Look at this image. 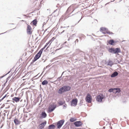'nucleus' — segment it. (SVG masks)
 Listing matches in <instances>:
<instances>
[{"label": "nucleus", "mask_w": 129, "mask_h": 129, "mask_svg": "<svg viewBox=\"0 0 129 129\" xmlns=\"http://www.w3.org/2000/svg\"><path fill=\"white\" fill-rule=\"evenodd\" d=\"M71 88L70 87L68 86H63L58 90V93L60 94H61L66 92L69 91Z\"/></svg>", "instance_id": "1"}, {"label": "nucleus", "mask_w": 129, "mask_h": 129, "mask_svg": "<svg viewBox=\"0 0 129 129\" xmlns=\"http://www.w3.org/2000/svg\"><path fill=\"white\" fill-rule=\"evenodd\" d=\"M108 51L109 52L113 54H118L121 52V50L119 48H111L109 49Z\"/></svg>", "instance_id": "2"}, {"label": "nucleus", "mask_w": 129, "mask_h": 129, "mask_svg": "<svg viewBox=\"0 0 129 129\" xmlns=\"http://www.w3.org/2000/svg\"><path fill=\"white\" fill-rule=\"evenodd\" d=\"M43 49H41L36 54L34 57L33 61V62H35L41 56L43 51Z\"/></svg>", "instance_id": "3"}, {"label": "nucleus", "mask_w": 129, "mask_h": 129, "mask_svg": "<svg viewBox=\"0 0 129 129\" xmlns=\"http://www.w3.org/2000/svg\"><path fill=\"white\" fill-rule=\"evenodd\" d=\"M105 96L102 93H100L97 96L96 98V100L98 102H101L102 101Z\"/></svg>", "instance_id": "4"}, {"label": "nucleus", "mask_w": 129, "mask_h": 129, "mask_svg": "<svg viewBox=\"0 0 129 129\" xmlns=\"http://www.w3.org/2000/svg\"><path fill=\"white\" fill-rule=\"evenodd\" d=\"M64 122V120H61L58 122L57 126L58 128H60L63 125Z\"/></svg>", "instance_id": "5"}, {"label": "nucleus", "mask_w": 129, "mask_h": 129, "mask_svg": "<svg viewBox=\"0 0 129 129\" xmlns=\"http://www.w3.org/2000/svg\"><path fill=\"white\" fill-rule=\"evenodd\" d=\"M92 98L90 94L88 93L86 95L85 98L86 101L88 103H90L91 102Z\"/></svg>", "instance_id": "6"}, {"label": "nucleus", "mask_w": 129, "mask_h": 129, "mask_svg": "<svg viewBox=\"0 0 129 129\" xmlns=\"http://www.w3.org/2000/svg\"><path fill=\"white\" fill-rule=\"evenodd\" d=\"M56 107V105L54 104L51 105L48 108V112H51L53 111Z\"/></svg>", "instance_id": "7"}, {"label": "nucleus", "mask_w": 129, "mask_h": 129, "mask_svg": "<svg viewBox=\"0 0 129 129\" xmlns=\"http://www.w3.org/2000/svg\"><path fill=\"white\" fill-rule=\"evenodd\" d=\"M77 102L78 100L77 99H73L71 102V106H76L77 105Z\"/></svg>", "instance_id": "8"}, {"label": "nucleus", "mask_w": 129, "mask_h": 129, "mask_svg": "<svg viewBox=\"0 0 129 129\" xmlns=\"http://www.w3.org/2000/svg\"><path fill=\"white\" fill-rule=\"evenodd\" d=\"M31 30L32 28L30 26L28 25L26 29L27 34L28 35H31L32 34V32L31 31Z\"/></svg>", "instance_id": "9"}, {"label": "nucleus", "mask_w": 129, "mask_h": 129, "mask_svg": "<svg viewBox=\"0 0 129 129\" xmlns=\"http://www.w3.org/2000/svg\"><path fill=\"white\" fill-rule=\"evenodd\" d=\"M74 124L76 126L79 127L81 125L82 123L80 121H79L75 122L74 123Z\"/></svg>", "instance_id": "10"}, {"label": "nucleus", "mask_w": 129, "mask_h": 129, "mask_svg": "<svg viewBox=\"0 0 129 129\" xmlns=\"http://www.w3.org/2000/svg\"><path fill=\"white\" fill-rule=\"evenodd\" d=\"M20 98L15 97L12 99V100L16 102H17L19 101Z\"/></svg>", "instance_id": "11"}, {"label": "nucleus", "mask_w": 129, "mask_h": 129, "mask_svg": "<svg viewBox=\"0 0 129 129\" xmlns=\"http://www.w3.org/2000/svg\"><path fill=\"white\" fill-rule=\"evenodd\" d=\"M107 65L109 66L110 67H111L112 66L113 64V61L109 60L107 62Z\"/></svg>", "instance_id": "12"}, {"label": "nucleus", "mask_w": 129, "mask_h": 129, "mask_svg": "<svg viewBox=\"0 0 129 129\" xmlns=\"http://www.w3.org/2000/svg\"><path fill=\"white\" fill-rule=\"evenodd\" d=\"M118 75V73L116 71L114 72L111 75V77H114L117 76Z\"/></svg>", "instance_id": "13"}, {"label": "nucleus", "mask_w": 129, "mask_h": 129, "mask_svg": "<svg viewBox=\"0 0 129 129\" xmlns=\"http://www.w3.org/2000/svg\"><path fill=\"white\" fill-rule=\"evenodd\" d=\"M41 115L43 118H45L47 116V114L45 112H42L41 114Z\"/></svg>", "instance_id": "14"}, {"label": "nucleus", "mask_w": 129, "mask_h": 129, "mask_svg": "<svg viewBox=\"0 0 129 129\" xmlns=\"http://www.w3.org/2000/svg\"><path fill=\"white\" fill-rule=\"evenodd\" d=\"M55 127V126L54 125L51 124L49 126L48 129H54Z\"/></svg>", "instance_id": "15"}, {"label": "nucleus", "mask_w": 129, "mask_h": 129, "mask_svg": "<svg viewBox=\"0 0 129 129\" xmlns=\"http://www.w3.org/2000/svg\"><path fill=\"white\" fill-rule=\"evenodd\" d=\"M108 43L110 45H113L115 43L114 41L113 40H111L108 41Z\"/></svg>", "instance_id": "16"}, {"label": "nucleus", "mask_w": 129, "mask_h": 129, "mask_svg": "<svg viewBox=\"0 0 129 129\" xmlns=\"http://www.w3.org/2000/svg\"><path fill=\"white\" fill-rule=\"evenodd\" d=\"M14 122L16 125H18L19 124L20 122L17 119H15L14 120Z\"/></svg>", "instance_id": "17"}, {"label": "nucleus", "mask_w": 129, "mask_h": 129, "mask_svg": "<svg viewBox=\"0 0 129 129\" xmlns=\"http://www.w3.org/2000/svg\"><path fill=\"white\" fill-rule=\"evenodd\" d=\"M48 83V81L47 80H45L42 82V84L43 85H45L47 84Z\"/></svg>", "instance_id": "18"}, {"label": "nucleus", "mask_w": 129, "mask_h": 129, "mask_svg": "<svg viewBox=\"0 0 129 129\" xmlns=\"http://www.w3.org/2000/svg\"><path fill=\"white\" fill-rule=\"evenodd\" d=\"M115 92L116 93H119L121 92V90L119 88H115Z\"/></svg>", "instance_id": "19"}, {"label": "nucleus", "mask_w": 129, "mask_h": 129, "mask_svg": "<svg viewBox=\"0 0 129 129\" xmlns=\"http://www.w3.org/2000/svg\"><path fill=\"white\" fill-rule=\"evenodd\" d=\"M32 22L34 25H36L37 23V19H36L33 20Z\"/></svg>", "instance_id": "20"}, {"label": "nucleus", "mask_w": 129, "mask_h": 129, "mask_svg": "<svg viewBox=\"0 0 129 129\" xmlns=\"http://www.w3.org/2000/svg\"><path fill=\"white\" fill-rule=\"evenodd\" d=\"M57 11V10H55L54 12L53 13V14H54V16H58V12L56 14L55 13Z\"/></svg>", "instance_id": "21"}, {"label": "nucleus", "mask_w": 129, "mask_h": 129, "mask_svg": "<svg viewBox=\"0 0 129 129\" xmlns=\"http://www.w3.org/2000/svg\"><path fill=\"white\" fill-rule=\"evenodd\" d=\"M51 41H49L45 45L44 47H43L42 48V49H43V50L45 48L48 46V45L50 43Z\"/></svg>", "instance_id": "22"}, {"label": "nucleus", "mask_w": 129, "mask_h": 129, "mask_svg": "<svg viewBox=\"0 0 129 129\" xmlns=\"http://www.w3.org/2000/svg\"><path fill=\"white\" fill-rule=\"evenodd\" d=\"M107 29L104 27H102L100 28V30L101 31H106Z\"/></svg>", "instance_id": "23"}, {"label": "nucleus", "mask_w": 129, "mask_h": 129, "mask_svg": "<svg viewBox=\"0 0 129 129\" xmlns=\"http://www.w3.org/2000/svg\"><path fill=\"white\" fill-rule=\"evenodd\" d=\"M64 103L65 102L64 101H59L58 102V104L60 105H63Z\"/></svg>", "instance_id": "24"}, {"label": "nucleus", "mask_w": 129, "mask_h": 129, "mask_svg": "<svg viewBox=\"0 0 129 129\" xmlns=\"http://www.w3.org/2000/svg\"><path fill=\"white\" fill-rule=\"evenodd\" d=\"M76 119L74 118H71L70 119V120L71 122H73L76 120Z\"/></svg>", "instance_id": "25"}, {"label": "nucleus", "mask_w": 129, "mask_h": 129, "mask_svg": "<svg viewBox=\"0 0 129 129\" xmlns=\"http://www.w3.org/2000/svg\"><path fill=\"white\" fill-rule=\"evenodd\" d=\"M106 33L107 34H108L109 35L113 34V33L112 32H111L110 31H109L108 30V29H107V30L106 31Z\"/></svg>", "instance_id": "26"}, {"label": "nucleus", "mask_w": 129, "mask_h": 129, "mask_svg": "<svg viewBox=\"0 0 129 129\" xmlns=\"http://www.w3.org/2000/svg\"><path fill=\"white\" fill-rule=\"evenodd\" d=\"M44 126L43 125H42V124H40L39 125V127L41 129H42L44 128Z\"/></svg>", "instance_id": "27"}, {"label": "nucleus", "mask_w": 129, "mask_h": 129, "mask_svg": "<svg viewBox=\"0 0 129 129\" xmlns=\"http://www.w3.org/2000/svg\"><path fill=\"white\" fill-rule=\"evenodd\" d=\"M115 88H110L109 90L108 91L109 92H112L113 91V90H115Z\"/></svg>", "instance_id": "28"}, {"label": "nucleus", "mask_w": 129, "mask_h": 129, "mask_svg": "<svg viewBox=\"0 0 129 129\" xmlns=\"http://www.w3.org/2000/svg\"><path fill=\"white\" fill-rule=\"evenodd\" d=\"M64 72H62V75H61V76H60V77H59L57 79V80L58 81H60L61 80V76L62 75H63V73H64Z\"/></svg>", "instance_id": "29"}, {"label": "nucleus", "mask_w": 129, "mask_h": 129, "mask_svg": "<svg viewBox=\"0 0 129 129\" xmlns=\"http://www.w3.org/2000/svg\"><path fill=\"white\" fill-rule=\"evenodd\" d=\"M70 9H71V7H70L67 9V10L66 12V13L69 12V11H70Z\"/></svg>", "instance_id": "30"}, {"label": "nucleus", "mask_w": 129, "mask_h": 129, "mask_svg": "<svg viewBox=\"0 0 129 129\" xmlns=\"http://www.w3.org/2000/svg\"><path fill=\"white\" fill-rule=\"evenodd\" d=\"M46 121H45L44 122H43L42 123H41L42 125H43L44 126H45V125L46 124Z\"/></svg>", "instance_id": "31"}, {"label": "nucleus", "mask_w": 129, "mask_h": 129, "mask_svg": "<svg viewBox=\"0 0 129 129\" xmlns=\"http://www.w3.org/2000/svg\"><path fill=\"white\" fill-rule=\"evenodd\" d=\"M67 105L66 104H65L64 105H63V109H65L67 108Z\"/></svg>", "instance_id": "32"}, {"label": "nucleus", "mask_w": 129, "mask_h": 129, "mask_svg": "<svg viewBox=\"0 0 129 129\" xmlns=\"http://www.w3.org/2000/svg\"><path fill=\"white\" fill-rule=\"evenodd\" d=\"M7 94H6L5 96H4L0 100V101H1L4 98H5Z\"/></svg>", "instance_id": "33"}, {"label": "nucleus", "mask_w": 129, "mask_h": 129, "mask_svg": "<svg viewBox=\"0 0 129 129\" xmlns=\"http://www.w3.org/2000/svg\"><path fill=\"white\" fill-rule=\"evenodd\" d=\"M54 37H53L49 41H51L50 42L51 43L54 40Z\"/></svg>", "instance_id": "34"}, {"label": "nucleus", "mask_w": 129, "mask_h": 129, "mask_svg": "<svg viewBox=\"0 0 129 129\" xmlns=\"http://www.w3.org/2000/svg\"><path fill=\"white\" fill-rule=\"evenodd\" d=\"M78 39H76V41H75V44H76V42L77 43H78Z\"/></svg>", "instance_id": "35"}, {"label": "nucleus", "mask_w": 129, "mask_h": 129, "mask_svg": "<svg viewBox=\"0 0 129 129\" xmlns=\"http://www.w3.org/2000/svg\"><path fill=\"white\" fill-rule=\"evenodd\" d=\"M85 37V36L84 35H83V34L81 35V37L84 38V37Z\"/></svg>", "instance_id": "36"}, {"label": "nucleus", "mask_w": 129, "mask_h": 129, "mask_svg": "<svg viewBox=\"0 0 129 129\" xmlns=\"http://www.w3.org/2000/svg\"><path fill=\"white\" fill-rule=\"evenodd\" d=\"M115 91H116L115 90H113V91L112 92H113V93H116L115 92Z\"/></svg>", "instance_id": "37"}, {"label": "nucleus", "mask_w": 129, "mask_h": 129, "mask_svg": "<svg viewBox=\"0 0 129 129\" xmlns=\"http://www.w3.org/2000/svg\"><path fill=\"white\" fill-rule=\"evenodd\" d=\"M50 67V66L49 65H48L46 67L45 69H46L47 68L49 67Z\"/></svg>", "instance_id": "38"}, {"label": "nucleus", "mask_w": 129, "mask_h": 129, "mask_svg": "<svg viewBox=\"0 0 129 129\" xmlns=\"http://www.w3.org/2000/svg\"><path fill=\"white\" fill-rule=\"evenodd\" d=\"M46 23V22H44L43 23V26H44V25H45Z\"/></svg>", "instance_id": "39"}, {"label": "nucleus", "mask_w": 129, "mask_h": 129, "mask_svg": "<svg viewBox=\"0 0 129 129\" xmlns=\"http://www.w3.org/2000/svg\"><path fill=\"white\" fill-rule=\"evenodd\" d=\"M44 60V59H43V58H42L41 59V60L40 61H43V60Z\"/></svg>", "instance_id": "40"}, {"label": "nucleus", "mask_w": 129, "mask_h": 129, "mask_svg": "<svg viewBox=\"0 0 129 129\" xmlns=\"http://www.w3.org/2000/svg\"><path fill=\"white\" fill-rule=\"evenodd\" d=\"M7 81L4 84V86H5L6 84L7 83Z\"/></svg>", "instance_id": "41"}, {"label": "nucleus", "mask_w": 129, "mask_h": 129, "mask_svg": "<svg viewBox=\"0 0 129 129\" xmlns=\"http://www.w3.org/2000/svg\"><path fill=\"white\" fill-rule=\"evenodd\" d=\"M104 34H106V32H102Z\"/></svg>", "instance_id": "42"}, {"label": "nucleus", "mask_w": 129, "mask_h": 129, "mask_svg": "<svg viewBox=\"0 0 129 129\" xmlns=\"http://www.w3.org/2000/svg\"><path fill=\"white\" fill-rule=\"evenodd\" d=\"M49 46L47 47L46 49L45 50H47V49L49 47Z\"/></svg>", "instance_id": "43"}, {"label": "nucleus", "mask_w": 129, "mask_h": 129, "mask_svg": "<svg viewBox=\"0 0 129 129\" xmlns=\"http://www.w3.org/2000/svg\"><path fill=\"white\" fill-rule=\"evenodd\" d=\"M82 18V17H81V19L80 20H79V21L78 22H79V21H80L81 20V19Z\"/></svg>", "instance_id": "44"}, {"label": "nucleus", "mask_w": 129, "mask_h": 129, "mask_svg": "<svg viewBox=\"0 0 129 129\" xmlns=\"http://www.w3.org/2000/svg\"><path fill=\"white\" fill-rule=\"evenodd\" d=\"M3 115H4L5 116V115H6V114H5V113H4L3 114Z\"/></svg>", "instance_id": "45"}, {"label": "nucleus", "mask_w": 129, "mask_h": 129, "mask_svg": "<svg viewBox=\"0 0 129 129\" xmlns=\"http://www.w3.org/2000/svg\"><path fill=\"white\" fill-rule=\"evenodd\" d=\"M64 31V30H63V31H62V32L61 33H63Z\"/></svg>", "instance_id": "46"}, {"label": "nucleus", "mask_w": 129, "mask_h": 129, "mask_svg": "<svg viewBox=\"0 0 129 129\" xmlns=\"http://www.w3.org/2000/svg\"><path fill=\"white\" fill-rule=\"evenodd\" d=\"M45 60H45L44 61H43V62H44L45 61Z\"/></svg>", "instance_id": "47"}, {"label": "nucleus", "mask_w": 129, "mask_h": 129, "mask_svg": "<svg viewBox=\"0 0 129 129\" xmlns=\"http://www.w3.org/2000/svg\"><path fill=\"white\" fill-rule=\"evenodd\" d=\"M45 68H44V70H45L46 69H45Z\"/></svg>", "instance_id": "48"}, {"label": "nucleus", "mask_w": 129, "mask_h": 129, "mask_svg": "<svg viewBox=\"0 0 129 129\" xmlns=\"http://www.w3.org/2000/svg\"><path fill=\"white\" fill-rule=\"evenodd\" d=\"M5 33H6V32H5ZM4 33H2V34H0V35L1 34H4Z\"/></svg>", "instance_id": "49"}, {"label": "nucleus", "mask_w": 129, "mask_h": 129, "mask_svg": "<svg viewBox=\"0 0 129 129\" xmlns=\"http://www.w3.org/2000/svg\"><path fill=\"white\" fill-rule=\"evenodd\" d=\"M9 72L8 73H7V74L9 73V72Z\"/></svg>", "instance_id": "50"}, {"label": "nucleus", "mask_w": 129, "mask_h": 129, "mask_svg": "<svg viewBox=\"0 0 129 129\" xmlns=\"http://www.w3.org/2000/svg\"><path fill=\"white\" fill-rule=\"evenodd\" d=\"M66 17H65V18H64V19H66Z\"/></svg>", "instance_id": "51"}, {"label": "nucleus", "mask_w": 129, "mask_h": 129, "mask_svg": "<svg viewBox=\"0 0 129 129\" xmlns=\"http://www.w3.org/2000/svg\"><path fill=\"white\" fill-rule=\"evenodd\" d=\"M16 27H15V28H13V29H15V28H16Z\"/></svg>", "instance_id": "52"}, {"label": "nucleus", "mask_w": 129, "mask_h": 129, "mask_svg": "<svg viewBox=\"0 0 129 129\" xmlns=\"http://www.w3.org/2000/svg\"><path fill=\"white\" fill-rule=\"evenodd\" d=\"M9 77H8V78H9Z\"/></svg>", "instance_id": "53"}, {"label": "nucleus", "mask_w": 129, "mask_h": 129, "mask_svg": "<svg viewBox=\"0 0 129 129\" xmlns=\"http://www.w3.org/2000/svg\"><path fill=\"white\" fill-rule=\"evenodd\" d=\"M49 10V9H47V10Z\"/></svg>", "instance_id": "54"}, {"label": "nucleus", "mask_w": 129, "mask_h": 129, "mask_svg": "<svg viewBox=\"0 0 129 129\" xmlns=\"http://www.w3.org/2000/svg\"><path fill=\"white\" fill-rule=\"evenodd\" d=\"M23 15L25 16H26V15Z\"/></svg>", "instance_id": "55"}, {"label": "nucleus", "mask_w": 129, "mask_h": 129, "mask_svg": "<svg viewBox=\"0 0 129 129\" xmlns=\"http://www.w3.org/2000/svg\"><path fill=\"white\" fill-rule=\"evenodd\" d=\"M22 21H24V20H22Z\"/></svg>", "instance_id": "56"}, {"label": "nucleus", "mask_w": 129, "mask_h": 129, "mask_svg": "<svg viewBox=\"0 0 129 129\" xmlns=\"http://www.w3.org/2000/svg\"><path fill=\"white\" fill-rule=\"evenodd\" d=\"M105 127H103V128H105Z\"/></svg>", "instance_id": "57"}, {"label": "nucleus", "mask_w": 129, "mask_h": 129, "mask_svg": "<svg viewBox=\"0 0 129 129\" xmlns=\"http://www.w3.org/2000/svg\"><path fill=\"white\" fill-rule=\"evenodd\" d=\"M105 127H103V128H105Z\"/></svg>", "instance_id": "58"}, {"label": "nucleus", "mask_w": 129, "mask_h": 129, "mask_svg": "<svg viewBox=\"0 0 129 129\" xmlns=\"http://www.w3.org/2000/svg\"><path fill=\"white\" fill-rule=\"evenodd\" d=\"M13 24V23H12V24Z\"/></svg>", "instance_id": "59"}, {"label": "nucleus", "mask_w": 129, "mask_h": 129, "mask_svg": "<svg viewBox=\"0 0 129 129\" xmlns=\"http://www.w3.org/2000/svg\"><path fill=\"white\" fill-rule=\"evenodd\" d=\"M76 50H79L77 49Z\"/></svg>", "instance_id": "60"}, {"label": "nucleus", "mask_w": 129, "mask_h": 129, "mask_svg": "<svg viewBox=\"0 0 129 129\" xmlns=\"http://www.w3.org/2000/svg\"><path fill=\"white\" fill-rule=\"evenodd\" d=\"M74 11V10L73 11H72V12H73Z\"/></svg>", "instance_id": "61"}, {"label": "nucleus", "mask_w": 129, "mask_h": 129, "mask_svg": "<svg viewBox=\"0 0 129 129\" xmlns=\"http://www.w3.org/2000/svg\"><path fill=\"white\" fill-rule=\"evenodd\" d=\"M81 38L80 37V39H81Z\"/></svg>", "instance_id": "62"}]
</instances>
